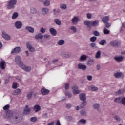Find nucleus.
<instances>
[{
	"instance_id": "f257e3e1",
	"label": "nucleus",
	"mask_w": 125,
	"mask_h": 125,
	"mask_svg": "<svg viewBox=\"0 0 125 125\" xmlns=\"http://www.w3.org/2000/svg\"><path fill=\"white\" fill-rule=\"evenodd\" d=\"M79 97L80 100L83 101V102H82L79 108H83L86 105V101H85L86 100V95L85 93H82L80 95Z\"/></svg>"
},
{
	"instance_id": "f03ea898",
	"label": "nucleus",
	"mask_w": 125,
	"mask_h": 125,
	"mask_svg": "<svg viewBox=\"0 0 125 125\" xmlns=\"http://www.w3.org/2000/svg\"><path fill=\"white\" fill-rule=\"evenodd\" d=\"M17 3V0H10L7 4L8 9H14L15 8V5Z\"/></svg>"
},
{
	"instance_id": "7ed1b4c3",
	"label": "nucleus",
	"mask_w": 125,
	"mask_h": 125,
	"mask_svg": "<svg viewBox=\"0 0 125 125\" xmlns=\"http://www.w3.org/2000/svg\"><path fill=\"white\" fill-rule=\"evenodd\" d=\"M15 62L17 65H18L19 67H20L23 63L22 62V60L21 59V57L18 55L15 56Z\"/></svg>"
},
{
	"instance_id": "20e7f679",
	"label": "nucleus",
	"mask_w": 125,
	"mask_h": 125,
	"mask_svg": "<svg viewBox=\"0 0 125 125\" xmlns=\"http://www.w3.org/2000/svg\"><path fill=\"white\" fill-rule=\"evenodd\" d=\"M110 44L113 47H117L121 44V41L118 40H113L110 42Z\"/></svg>"
},
{
	"instance_id": "39448f33",
	"label": "nucleus",
	"mask_w": 125,
	"mask_h": 125,
	"mask_svg": "<svg viewBox=\"0 0 125 125\" xmlns=\"http://www.w3.org/2000/svg\"><path fill=\"white\" fill-rule=\"evenodd\" d=\"M20 68L25 71V72H30L31 71V66H29L28 65H26L24 63L21 64L20 66Z\"/></svg>"
},
{
	"instance_id": "423d86ee",
	"label": "nucleus",
	"mask_w": 125,
	"mask_h": 125,
	"mask_svg": "<svg viewBox=\"0 0 125 125\" xmlns=\"http://www.w3.org/2000/svg\"><path fill=\"white\" fill-rule=\"evenodd\" d=\"M26 47L29 49L30 52H34L35 51V47H33L31 44V42L28 41L26 42Z\"/></svg>"
},
{
	"instance_id": "0eeeda50",
	"label": "nucleus",
	"mask_w": 125,
	"mask_h": 125,
	"mask_svg": "<svg viewBox=\"0 0 125 125\" xmlns=\"http://www.w3.org/2000/svg\"><path fill=\"white\" fill-rule=\"evenodd\" d=\"M41 92L42 95H47L50 92V91L47 89H45V87H43L41 89Z\"/></svg>"
},
{
	"instance_id": "6e6552de",
	"label": "nucleus",
	"mask_w": 125,
	"mask_h": 125,
	"mask_svg": "<svg viewBox=\"0 0 125 125\" xmlns=\"http://www.w3.org/2000/svg\"><path fill=\"white\" fill-rule=\"evenodd\" d=\"M21 51V48L20 47H16L13 50H12L11 54H14V53H19Z\"/></svg>"
},
{
	"instance_id": "1a4fd4ad",
	"label": "nucleus",
	"mask_w": 125,
	"mask_h": 125,
	"mask_svg": "<svg viewBox=\"0 0 125 125\" xmlns=\"http://www.w3.org/2000/svg\"><path fill=\"white\" fill-rule=\"evenodd\" d=\"M22 24L21 21H18L15 23V27L17 29V30L21 29V28H22Z\"/></svg>"
},
{
	"instance_id": "9d476101",
	"label": "nucleus",
	"mask_w": 125,
	"mask_h": 125,
	"mask_svg": "<svg viewBox=\"0 0 125 125\" xmlns=\"http://www.w3.org/2000/svg\"><path fill=\"white\" fill-rule=\"evenodd\" d=\"M12 115V119L13 120H18V121H15V124H18L21 121V117H20L19 115H18V116H14L13 114Z\"/></svg>"
},
{
	"instance_id": "9b49d317",
	"label": "nucleus",
	"mask_w": 125,
	"mask_h": 125,
	"mask_svg": "<svg viewBox=\"0 0 125 125\" xmlns=\"http://www.w3.org/2000/svg\"><path fill=\"white\" fill-rule=\"evenodd\" d=\"M25 30H26V31H27L29 33H31V34L34 33V32H35V29L33 27L29 26H26Z\"/></svg>"
},
{
	"instance_id": "f8f14e48",
	"label": "nucleus",
	"mask_w": 125,
	"mask_h": 125,
	"mask_svg": "<svg viewBox=\"0 0 125 125\" xmlns=\"http://www.w3.org/2000/svg\"><path fill=\"white\" fill-rule=\"evenodd\" d=\"M2 36L3 38L7 41H9V40H10V36L4 32L2 33Z\"/></svg>"
},
{
	"instance_id": "ddd939ff",
	"label": "nucleus",
	"mask_w": 125,
	"mask_h": 125,
	"mask_svg": "<svg viewBox=\"0 0 125 125\" xmlns=\"http://www.w3.org/2000/svg\"><path fill=\"white\" fill-rule=\"evenodd\" d=\"M62 56L65 58H69L72 56V54L70 52H65L62 54Z\"/></svg>"
},
{
	"instance_id": "4468645a",
	"label": "nucleus",
	"mask_w": 125,
	"mask_h": 125,
	"mask_svg": "<svg viewBox=\"0 0 125 125\" xmlns=\"http://www.w3.org/2000/svg\"><path fill=\"white\" fill-rule=\"evenodd\" d=\"M34 38L36 40H42L43 35L41 33H38L34 36Z\"/></svg>"
},
{
	"instance_id": "2eb2a0df",
	"label": "nucleus",
	"mask_w": 125,
	"mask_h": 125,
	"mask_svg": "<svg viewBox=\"0 0 125 125\" xmlns=\"http://www.w3.org/2000/svg\"><path fill=\"white\" fill-rule=\"evenodd\" d=\"M49 32L52 36H56L57 35V31L56 30L53 28H51L49 29Z\"/></svg>"
},
{
	"instance_id": "dca6fc26",
	"label": "nucleus",
	"mask_w": 125,
	"mask_h": 125,
	"mask_svg": "<svg viewBox=\"0 0 125 125\" xmlns=\"http://www.w3.org/2000/svg\"><path fill=\"white\" fill-rule=\"evenodd\" d=\"M73 90V93L74 94H78V87L77 86L75 85L72 87Z\"/></svg>"
},
{
	"instance_id": "f3484780",
	"label": "nucleus",
	"mask_w": 125,
	"mask_h": 125,
	"mask_svg": "<svg viewBox=\"0 0 125 125\" xmlns=\"http://www.w3.org/2000/svg\"><path fill=\"white\" fill-rule=\"evenodd\" d=\"M30 112L31 109L29 108V106L26 105L24 109V111H23V113H24L25 114H29Z\"/></svg>"
},
{
	"instance_id": "a211bd4d",
	"label": "nucleus",
	"mask_w": 125,
	"mask_h": 125,
	"mask_svg": "<svg viewBox=\"0 0 125 125\" xmlns=\"http://www.w3.org/2000/svg\"><path fill=\"white\" fill-rule=\"evenodd\" d=\"M41 108L39 105H36L34 106L33 110L36 112L37 113L41 110Z\"/></svg>"
},
{
	"instance_id": "6ab92c4d",
	"label": "nucleus",
	"mask_w": 125,
	"mask_h": 125,
	"mask_svg": "<svg viewBox=\"0 0 125 125\" xmlns=\"http://www.w3.org/2000/svg\"><path fill=\"white\" fill-rule=\"evenodd\" d=\"M49 11V9L48 8H43L42 12L43 15H45L48 13Z\"/></svg>"
},
{
	"instance_id": "aec40b11",
	"label": "nucleus",
	"mask_w": 125,
	"mask_h": 125,
	"mask_svg": "<svg viewBox=\"0 0 125 125\" xmlns=\"http://www.w3.org/2000/svg\"><path fill=\"white\" fill-rule=\"evenodd\" d=\"M78 19L79 18L78 17H74V18L71 20L73 25H76V24L78 23Z\"/></svg>"
},
{
	"instance_id": "412c9836",
	"label": "nucleus",
	"mask_w": 125,
	"mask_h": 125,
	"mask_svg": "<svg viewBox=\"0 0 125 125\" xmlns=\"http://www.w3.org/2000/svg\"><path fill=\"white\" fill-rule=\"evenodd\" d=\"M86 65L83 64L82 63L79 64V69H81V70H83V71H84L86 70Z\"/></svg>"
},
{
	"instance_id": "4be33fe9",
	"label": "nucleus",
	"mask_w": 125,
	"mask_h": 125,
	"mask_svg": "<svg viewBox=\"0 0 125 125\" xmlns=\"http://www.w3.org/2000/svg\"><path fill=\"white\" fill-rule=\"evenodd\" d=\"M5 66H6V64H5V62L2 61L0 63V67L1 70H4L5 69Z\"/></svg>"
},
{
	"instance_id": "5701e85b",
	"label": "nucleus",
	"mask_w": 125,
	"mask_h": 125,
	"mask_svg": "<svg viewBox=\"0 0 125 125\" xmlns=\"http://www.w3.org/2000/svg\"><path fill=\"white\" fill-rule=\"evenodd\" d=\"M21 89H17L14 91V92H12V94L14 95H17L18 94H21Z\"/></svg>"
},
{
	"instance_id": "b1692460",
	"label": "nucleus",
	"mask_w": 125,
	"mask_h": 125,
	"mask_svg": "<svg viewBox=\"0 0 125 125\" xmlns=\"http://www.w3.org/2000/svg\"><path fill=\"white\" fill-rule=\"evenodd\" d=\"M115 78H122L123 77V74L122 72H117L114 75Z\"/></svg>"
},
{
	"instance_id": "393cba45",
	"label": "nucleus",
	"mask_w": 125,
	"mask_h": 125,
	"mask_svg": "<svg viewBox=\"0 0 125 125\" xmlns=\"http://www.w3.org/2000/svg\"><path fill=\"white\" fill-rule=\"evenodd\" d=\"M110 18L109 16H105L102 19V21L104 23H106L109 21V19Z\"/></svg>"
},
{
	"instance_id": "a878e982",
	"label": "nucleus",
	"mask_w": 125,
	"mask_h": 125,
	"mask_svg": "<svg viewBox=\"0 0 125 125\" xmlns=\"http://www.w3.org/2000/svg\"><path fill=\"white\" fill-rule=\"evenodd\" d=\"M65 43V40L61 39L59 40L57 42V44L58 45H63Z\"/></svg>"
},
{
	"instance_id": "bb28decb",
	"label": "nucleus",
	"mask_w": 125,
	"mask_h": 125,
	"mask_svg": "<svg viewBox=\"0 0 125 125\" xmlns=\"http://www.w3.org/2000/svg\"><path fill=\"white\" fill-rule=\"evenodd\" d=\"M114 59L115 60H116V61H117L118 62H120L121 61H122L123 59V57L122 56H120V57L116 56L114 57Z\"/></svg>"
},
{
	"instance_id": "cd10ccee",
	"label": "nucleus",
	"mask_w": 125,
	"mask_h": 125,
	"mask_svg": "<svg viewBox=\"0 0 125 125\" xmlns=\"http://www.w3.org/2000/svg\"><path fill=\"white\" fill-rule=\"evenodd\" d=\"M42 3L45 6H49L50 5V0H46Z\"/></svg>"
},
{
	"instance_id": "c85d7f7f",
	"label": "nucleus",
	"mask_w": 125,
	"mask_h": 125,
	"mask_svg": "<svg viewBox=\"0 0 125 125\" xmlns=\"http://www.w3.org/2000/svg\"><path fill=\"white\" fill-rule=\"evenodd\" d=\"M99 23V21L98 20H96L93 21L91 22V26H96L97 25H98V23Z\"/></svg>"
},
{
	"instance_id": "c756f323",
	"label": "nucleus",
	"mask_w": 125,
	"mask_h": 125,
	"mask_svg": "<svg viewBox=\"0 0 125 125\" xmlns=\"http://www.w3.org/2000/svg\"><path fill=\"white\" fill-rule=\"evenodd\" d=\"M54 22L56 23V25H58V26H60V25H61V21H60L59 19H55Z\"/></svg>"
},
{
	"instance_id": "7c9ffc66",
	"label": "nucleus",
	"mask_w": 125,
	"mask_h": 125,
	"mask_svg": "<svg viewBox=\"0 0 125 125\" xmlns=\"http://www.w3.org/2000/svg\"><path fill=\"white\" fill-rule=\"evenodd\" d=\"M84 24L88 27H91V22L89 21H86L84 22Z\"/></svg>"
},
{
	"instance_id": "2f4dec72",
	"label": "nucleus",
	"mask_w": 125,
	"mask_h": 125,
	"mask_svg": "<svg viewBox=\"0 0 125 125\" xmlns=\"http://www.w3.org/2000/svg\"><path fill=\"white\" fill-rule=\"evenodd\" d=\"M94 63V61L92 59H90L87 63L88 66H92Z\"/></svg>"
},
{
	"instance_id": "473e14b6",
	"label": "nucleus",
	"mask_w": 125,
	"mask_h": 125,
	"mask_svg": "<svg viewBox=\"0 0 125 125\" xmlns=\"http://www.w3.org/2000/svg\"><path fill=\"white\" fill-rule=\"evenodd\" d=\"M101 56V51L100 50H99L97 52L96 55H95V58L97 59L100 58Z\"/></svg>"
},
{
	"instance_id": "72a5a7b5",
	"label": "nucleus",
	"mask_w": 125,
	"mask_h": 125,
	"mask_svg": "<svg viewBox=\"0 0 125 125\" xmlns=\"http://www.w3.org/2000/svg\"><path fill=\"white\" fill-rule=\"evenodd\" d=\"M87 57L85 55H82L80 59V61H84V60H86Z\"/></svg>"
},
{
	"instance_id": "f704fd0d",
	"label": "nucleus",
	"mask_w": 125,
	"mask_h": 125,
	"mask_svg": "<svg viewBox=\"0 0 125 125\" xmlns=\"http://www.w3.org/2000/svg\"><path fill=\"white\" fill-rule=\"evenodd\" d=\"M32 94H33L32 92H30V93L27 94L26 98L28 100H30V99H31L32 97Z\"/></svg>"
},
{
	"instance_id": "c9c22d12",
	"label": "nucleus",
	"mask_w": 125,
	"mask_h": 125,
	"mask_svg": "<svg viewBox=\"0 0 125 125\" xmlns=\"http://www.w3.org/2000/svg\"><path fill=\"white\" fill-rule=\"evenodd\" d=\"M18 17V13L16 12L13 14L12 16V19H16Z\"/></svg>"
},
{
	"instance_id": "e433bc0d",
	"label": "nucleus",
	"mask_w": 125,
	"mask_h": 125,
	"mask_svg": "<svg viewBox=\"0 0 125 125\" xmlns=\"http://www.w3.org/2000/svg\"><path fill=\"white\" fill-rule=\"evenodd\" d=\"M106 42L107 41H106V40H102L99 42V43L100 45H104Z\"/></svg>"
},
{
	"instance_id": "4c0bfd02",
	"label": "nucleus",
	"mask_w": 125,
	"mask_h": 125,
	"mask_svg": "<svg viewBox=\"0 0 125 125\" xmlns=\"http://www.w3.org/2000/svg\"><path fill=\"white\" fill-rule=\"evenodd\" d=\"M30 13L32 14H36V13H37V10L34 8H31Z\"/></svg>"
},
{
	"instance_id": "58836bf2",
	"label": "nucleus",
	"mask_w": 125,
	"mask_h": 125,
	"mask_svg": "<svg viewBox=\"0 0 125 125\" xmlns=\"http://www.w3.org/2000/svg\"><path fill=\"white\" fill-rule=\"evenodd\" d=\"M60 8H61L62 9H66V8H67V5L61 4L60 5Z\"/></svg>"
},
{
	"instance_id": "ea45409f",
	"label": "nucleus",
	"mask_w": 125,
	"mask_h": 125,
	"mask_svg": "<svg viewBox=\"0 0 125 125\" xmlns=\"http://www.w3.org/2000/svg\"><path fill=\"white\" fill-rule=\"evenodd\" d=\"M80 114L83 116H86V112L84 110H81L80 111Z\"/></svg>"
},
{
	"instance_id": "a19ab883",
	"label": "nucleus",
	"mask_w": 125,
	"mask_h": 125,
	"mask_svg": "<svg viewBox=\"0 0 125 125\" xmlns=\"http://www.w3.org/2000/svg\"><path fill=\"white\" fill-rule=\"evenodd\" d=\"M103 33L104 34H110V30H108L107 29H104L103 30Z\"/></svg>"
},
{
	"instance_id": "79ce46f5",
	"label": "nucleus",
	"mask_w": 125,
	"mask_h": 125,
	"mask_svg": "<svg viewBox=\"0 0 125 125\" xmlns=\"http://www.w3.org/2000/svg\"><path fill=\"white\" fill-rule=\"evenodd\" d=\"M17 82H13V85H12V88L13 89H16L17 88Z\"/></svg>"
},
{
	"instance_id": "37998d69",
	"label": "nucleus",
	"mask_w": 125,
	"mask_h": 125,
	"mask_svg": "<svg viewBox=\"0 0 125 125\" xmlns=\"http://www.w3.org/2000/svg\"><path fill=\"white\" fill-rule=\"evenodd\" d=\"M115 102L117 103H121V97H118L116 98L114 100Z\"/></svg>"
},
{
	"instance_id": "c03bdc74",
	"label": "nucleus",
	"mask_w": 125,
	"mask_h": 125,
	"mask_svg": "<svg viewBox=\"0 0 125 125\" xmlns=\"http://www.w3.org/2000/svg\"><path fill=\"white\" fill-rule=\"evenodd\" d=\"M37 121V117H31V118H30V121L34 123L36 122Z\"/></svg>"
},
{
	"instance_id": "a18cd8bd",
	"label": "nucleus",
	"mask_w": 125,
	"mask_h": 125,
	"mask_svg": "<svg viewBox=\"0 0 125 125\" xmlns=\"http://www.w3.org/2000/svg\"><path fill=\"white\" fill-rule=\"evenodd\" d=\"M97 39V38L96 37L93 36L90 38V40L91 41V42H94L96 41Z\"/></svg>"
},
{
	"instance_id": "49530a36",
	"label": "nucleus",
	"mask_w": 125,
	"mask_h": 125,
	"mask_svg": "<svg viewBox=\"0 0 125 125\" xmlns=\"http://www.w3.org/2000/svg\"><path fill=\"white\" fill-rule=\"evenodd\" d=\"M93 34H94V35H95L96 36H99V35H100L99 32H98V31H94L93 32Z\"/></svg>"
},
{
	"instance_id": "de8ad7c7",
	"label": "nucleus",
	"mask_w": 125,
	"mask_h": 125,
	"mask_svg": "<svg viewBox=\"0 0 125 125\" xmlns=\"http://www.w3.org/2000/svg\"><path fill=\"white\" fill-rule=\"evenodd\" d=\"M91 89L92 90V91H97L98 88L96 87H95L94 86H92L91 87Z\"/></svg>"
},
{
	"instance_id": "09e8293b",
	"label": "nucleus",
	"mask_w": 125,
	"mask_h": 125,
	"mask_svg": "<svg viewBox=\"0 0 125 125\" xmlns=\"http://www.w3.org/2000/svg\"><path fill=\"white\" fill-rule=\"evenodd\" d=\"M93 107L95 109H97L99 107V104L97 103H95L93 105Z\"/></svg>"
},
{
	"instance_id": "8fccbe9b",
	"label": "nucleus",
	"mask_w": 125,
	"mask_h": 125,
	"mask_svg": "<svg viewBox=\"0 0 125 125\" xmlns=\"http://www.w3.org/2000/svg\"><path fill=\"white\" fill-rule=\"evenodd\" d=\"M79 123H81L82 124H84L86 123V120L84 119H81L79 121Z\"/></svg>"
},
{
	"instance_id": "3c124183",
	"label": "nucleus",
	"mask_w": 125,
	"mask_h": 125,
	"mask_svg": "<svg viewBox=\"0 0 125 125\" xmlns=\"http://www.w3.org/2000/svg\"><path fill=\"white\" fill-rule=\"evenodd\" d=\"M10 108V105L9 104L6 105L4 107H3V110H7L8 109Z\"/></svg>"
},
{
	"instance_id": "603ef678",
	"label": "nucleus",
	"mask_w": 125,
	"mask_h": 125,
	"mask_svg": "<svg viewBox=\"0 0 125 125\" xmlns=\"http://www.w3.org/2000/svg\"><path fill=\"white\" fill-rule=\"evenodd\" d=\"M121 103L122 104L125 106V97L122 99Z\"/></svg>"
},
{
	"instance_id": "864d4df0",
	"label": "nucleus",
	"mask_w": 125,
	"mask_h": 125,
	"mask_svg": "<svg viewBox=\"0 0 125 125\" xmlns=\"http://www.w3.org/2000/svg\"><path fill=\"white\" fill-rule=\"evenodd\" d=\"M40 32L41 33V34H43L44 33H45V29L43 28H41L40 29Z\"/></svg>"
},
{
	"instance_id": "5fc2aeb1",
	"label": "nucleus",
	"mask_w": 125,
	"mask_h": 125,
	"mask_svg": "<svg viewBox=\"0 0 125 125\" xmlns=\"http://www.w3.org/2000/svg\"><path fill=\"white\" fill-rule=\"evenodd\" d=\"M64 88L65 90H68L69 88V84L68 83H66L65 85Z\"/></svg>"
},
{
	"instance_id": "6e6d98bb",
	"label": "nucleus",
	"mask_w": 125,
	"mask_h": 125,
	"mask_svg": "<svg viewBox=\"0 0 125 125\" xmlns=\"http://www.w3.org/2000/svg\"><path fill=\"white\" fill-rule=\"evenodd\" d=\"M71 30L72 31H73V32H74V33H76V31H77V29L76 28V27H75V26H72V27H71Z\"/></svg>"
},
{
	"instance_id": "4d7b16f0",
	"label": "nucleus",
	"mask_w": 125,
	"mask_h": 125,
	"mask_svg": "<svg viewBox=\"0 0 125 125\" xmlns=\"http://www.w3.org/2000/svg\"><path fill=\"white\" fill-rule=\"evenodd\" d=\"M44 38L45 39H50V35L48 34H45L44 35Z\"/></svg>"
},
{
	"instance_id": "13d9d810",
	"label": "nucleus",
	"mask_w": 125,
	"mask_h": 125,
	"mask_svg": "<svg viewBox=\"0 0 125 125\" xmlns=\"http://www.w3.org/2000/svg\"><path fill=\"white\" fill-rule=\"evenodd\" d=\"M106 27L107 28H109L111 27V23H108V22H107L106 23V25H105Z\"/></svg>"
},
{
	"instance_id": "bf43d9fd",
	"label": "nucleus",
	"mask_w": 125,
	"mask_h": 125,
	"mask_svg": "<svg viewBox=\"0 0 125 125\" xmlns=\"http://www.w3.org/2000/svg\"><path fill=\"white\" fill-rule=\"evenodd\" d=\"M72 107V105L71 104L68 103L66 105V108L69 109L70 108Z\"/></svg>"
},
{
	"instance_id": "052dcab7",
	"label": "nucleus",
	"mask_w": 125,
	"mask_h": 125,
	"mask_svg": "<svg viewBox=\"0 0 125 125\" xmlns=\"http://www.w3.org/2000/svg\"><path fill=\"white\" fill-rule=\"evenodd\" d=\"M114 119H115L116 121H120V120H121L120 118L118 116H114Z\"/></svg>"
},
{
	"instance_id": "680f3d73",
	"label": "nucleus",
	"mask_w": 125,
	"mask_h": 125,
	"mask_svg": "<svg viewBox=\"0 0 125 125\" xmlns=\"http://www.w3.org/2000/svg\"><path fill=\"white\" fill-rule=\"evenodd\" d=\"M59 12V11L58 10H56V9H53V13H54V15H55V14H56V13Z\"/></svg>"
},
{
	"instance_id": "e2e57ef3",
	"label": "nucleus",
	"mask_w": 125,
	"mask_h": 125,
	"mask_svg": "<svg viewBox=\"0 0 125 125\" xmlns=\"http://www.w3.org/2000/svg\"><path fill=\"white\" fill-rule=\"evenodd\" d=\"M90 46L91 47H95L96 46V44H95V43H91Z\"/></svg>"
},
{
	"instance_id": "0e129e2a",
	"label": "nucleus",
	"mask_w": 125,
	"mask_h": 125,
	"mask_svg": "<svg viewBox=\"0 0 125 125\" xmlns=\"http://www.w3.org/2000/svg\"><path fill=\"white\" fill-rule=\"evenodd\" d=\"M58 61V60L57 59L54 60L52 62V63L53 64H55V63H57Z\"/></svg>"
},
{
	"instance_id": "69168bd1",
	"label": "nucleus",
	"mask_w": 125,
	"mask_h": 125,
	"mask_svg": "<svg viewBox=\"0 0 125 125\" xmlns=\"http://www.w3.org/2000/svg\"><path fill=\"white\" fill-rule=\"evenodd\" d=\"M121 90H119L117 92H116V94L117 95H120V94H121Z\"/></svg>"
},
{
	"instance_id": "338daca9",
	"label": "nucleus",
	"mask_w": 125,
	"mask_h": 125,
	"mask_svg": "<svg viewBox=\"0 0 125 125\" xmlns=\"http://www.w3.org/2000/svg\"><path fill=\"white\" fill-rule=\"evenodd\" d=\"M87 17L88 19H90L91 18V14H87Z\"/></svg>"
},
{
	"instance_id": "774afa93",
	"label": "nucleus",
	"mask_w": 125,
	"mask_h": 125,
	"mask_svg": "<svg viewBox=\"0 0 125 125\" xmlns=\"http://www.w3.org/2000/svg\"><path fill=\"white\" fill-rule=\"evenodd\" d=\"M56 125H61L59 120L57 121Z\"/></svg>"
}]
</instances>
